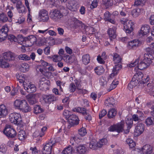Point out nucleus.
I'll return each mask as SVG.
<instances>
[{
	"mask_svg": "<svg viewBox=\"0 0 154 154\" xmlns=\"http://www.w3.org/2000/svg\"><path fill=\"white\" fill-rule=\"evenodd\" d=\"M117 111L114 108H112L108 112L107 116L109 118L111 119L115 116L116 114Z\"/></svg>",
	"mask_w": 154,
	"mask_h": 154,
	"instance_id": "c9c22d12",
	"label": "nucleus"
},
{
	"mask_svg": "<svg viewBox=\"0 0 154 154\" xmlns=\"http://www.w3.org/2000/svg\"><path fill=\"white\" fill-rule=\"evenodd\" d=\"M95 72L98 75H101L104 72V69L102 66H98L94 69Z\"/></svg>",
	"mask_w": 154,
	"mask_h": 154,
	"instance_id": "f704fd0d",
	"label": "nucleus"
},
{
	"mask_svg": "<svg viewBox=\"0 0 154 154\" xmlns=\"http://www.w3.org/2000/svg\"><path fill=\"white\" fill-rule=\"evenodd\" d=\"M79 133L81 136H85L87 134L86 128L82 127L79 130Z\"/></svg>",
	"mask_w": 154,
	"mask_h": 154,
	"instance_id": "09e8293b",
	"label": "nucleus"
},
{
	"mask_svg": "<svg viewBox=\"0 0 154 154\" xmlns=\"http://www.w3.org/2000/svg\"><path fill=\"white\" fill-rule=\"evenodd\" d=\"M50 47L47 46L44 49V51L45 54L48 55L50 54Z\"/></svg>",
	"mask_w": 154,
	"mask_h": 154,
	"instance_id": "69168bd1",
	"label": "nucleus"
},
{
	"mask_svg": "<svg viewBox=\"0 0 154 154\" xmlns=\"http://www.w3.org/2000/svg\"><path fill=\"white\" fill-rule=\"evenodd\" d=\"M153 57L149 53H145L144 55V59L141 60L138 64V67L139 69L142 70L147 68L152 63V60Z\"/></svg>",
	"mask_w": 154,
	"mask_h": 154,
	"instance_id": "20e7f679",
	"label": "nucleus"
},
{
	"mask_svg": "<svg viewBox=\"0 0 154 154\" xmlns=\"http://www.w3.org/2000/svg\"><path fill=\"white\" fill-rule=\"evenodd\" d=\"M25 132L24 131L21 130L18 133V137L19 140H23L24 139Z\"/></svg>",
	"mask_w": 154,
	"mask_h": 154,
	"instance_id": "79ce46f5",
	"label": "nucleus"
},
{
	"mask_svg": "<svg viewBox=\"0 0 154 154\" xmlns=\"http://www.w3.org/2000/svg\"><path fill=\"white\" fill-rule=\"evenodd\" d=\"M100 144H98V142L95 140H93L90 143L89 147L93 150L96 149L100 146Z\"/></svg>",
	"mask_w": 154,
	"mask_h": 154,
	"instance_id": "b1692460",
	"label": "nucleus"
},
{
	"mask_svg": "<svg viewBox=\"0 0 154 154\" xmlns=\"http://www.w3.org/2000/svg\"><path fill=\"white\" fill-rule=\"evenodd\" d=\"M16 78L19 82L21 83H24L25 81V78L23 75L19 74L16 75Z\"/></svg>",
	"mask_w": 154,
	"mask_h": 154,
	"instance_id": "de8ad7c7",
	"label": "nucleus"
},
{
	"mask_svg": "<svg viewBox=\"0 0 154 154\" xmlns=\"http://www.w3.org/2000/svg\"><path fill=\"white\" fill-rule=\"evenodd\" d=\"M18 92V89L17 88H14L11 92V95L12 96H14L17 94Z\"/></svg>",
	"mask_w": 154,
	"mask_h": 154,
	"instance_id": "774afa93",
	"label": "nucleus"
},
{
	"mask_svg": "<svg viewBox=\"0 0 154 154\" xmlns=\"http://www.w3.org/2000/svg\"><path fill=\"white\" fill-rule=\"evenodd\" d=\"M118 83L119 82L118 81H117L116 83H115V82L114 81L110 85L109 88L108 89V91H110L111 90L114 89L116 87Z\"/></svg>",
	"mask_w": 154,
	"mask_h": 154,
	"instance_id": "8fccbe9b",
	"label": "nucleus"
},
{
	"mask_svg": "<svg viewBox=\"0 0 154 154\" xmlns=\"http://www.w3.org/2000/svg\"><path fill=\"white\" fill-rule=\"evenodd\" d=\"M20 39L21 41L24 42L30 41L32 44H33L37 42L36 37L33 35H31L26 37H23L22 35H21L20 36Z\"/></svg>",
	"mask_w": 154,
	"mask_h": 154,
	"instance_id": "4468645a",
	"label": "nucleus"
},
{
	"mask_svg": "<svg viewBox=\"0 0 154 154\" xmlns=\"http://www.w3.org/2000/svg\"><path fill=\"white\" fill-rule=\"evenodd\" d=\"M150 28L148 25H144L141 27L140 32H139L140 35L141 34L143 36L145 35L148 33L149 31Z\"/></svg>",
	"mask_w": 154,
	"mask_h": 154,
	"instance_id": "aec40b11",
	"label": "nucleus"
},
{
	"mask_svg": "<svg viewBox=\"0 0 154 154\" xmlns=\"http://www.w3.org/2000/svg\"><path fill=\"white\" fill-rule=\"evenodd\" d=\"M69 4L70 6H69V9L72 11H75L77 8V2L75 0H71L69 2Z\"/></svg>",
	"mask_w": 154,
	"mask_h": 154,
	"instance_id": "5701e85b",
	"label": "nucleus"
},
{
	"mask_svg": "<svg viewBox=\"0 0 154 154\" xmlns=\"http://www.w3.org/2000/svg\"><path fill=\"white\" fill-rule=\"evenodd\" d=\"M74 150V149L72 147L70 146H69L63 150L62 153L63 154H71Z\"/></svg>",
	"mask_w": 154,
	"mask_h": 154,
	"instance_id": "72a5a7b5",
	"label": "nucleus"
},
{
	"mask_svg": "<svg viewBox=\"0 0 154 154\" xmlns=\"http://www.w3.org/2000/svg\"><path fill=\"white\" fill-rule=\"evenodd\" d=\"M103 4L106 6H111L116 3L117 0H102Z\"/></svg>",
	"mask_w": 154,
	"mask_h": 154,
	"instance_id": "c85d7f7f",
	"label": "nucleus"
},
{
	"mask_svg": "<svg viewBox=\"0 0 154 154\" xmlns=\"http://www.w3.org/2000/svg\"><path fill=\"white\" fill-rule=\"evenodd\" d=\"M142 151L143 154H150L153 151L152 147L149 145H144L143 147Z\"/></svg>",
	"mask_w": 154,
	"mask_h": 154,
	"instance_id": "a211bd4d",
	"label": "nucleus"
},
{
	"mask_svg": "<svg viewBox=\"0 0 154 154\" xmlns=\"http://www.w3.org/2000/svg\"><path fill=\"white\" fill-rule=\"evenodd\" d=\"M119 71L117 70V69L116 68H115L114 66L112 72L110 75L111 77L114 76L115 75H117L119 73Z\"/></svg>",
	"mask_w": 154,
	"mask_h": 154,
	"instance_id": "bf43d9fd",
	"label": "nucleus"
},
{
	"mask_svg": "<svg viewBox=\"0 0 154 154\" xmlns=\"http://www.w3.org/2000/svg\"><path fill=\"white\" fill-rule=\"evenodd\" d=\"M116 103V100L114 99V98L112 97L106 100L105 104L106 106L112 107Z\"/></svg>",
	"mask_w": 154,
	"mask_h": 154,
	"instance_id": "412c9836",
	"label": "nucleus"
},
{
	"mask_svg": "<svg viewBox=\"0 0 154 154\" xmlns=\"http://www.w3.org/2000/svg\"><path fill=\"white\" fill-rule=\"evenodd\" d=\"M97 1L98 0H94L93 1L90 6L91 9H93L97 7L98 4Z\"/></svg>",
	"mask_w": 154,
	"mask_h": 154,
	"instance_id": "4d7b16f0",
	"label": "nucleus"
},
{
	"mask_svg": "<svg viewBox=\"0 0 154 154\" xmlns=\"http://www.w3.org/2000/svg\"><path fill=\"white\" fill-rule=\"evenodd\" d=\"M100 83L101 86L103 87L106 86L107 82L105 77L103 76L101 77L100 79Z\"/></svg>",
	"mask_w": 154,
	"mask_h": 154,
	"instance_id": "49530a36",
	"label": "nucleus"
},
{
	"mask_svg": "<svg viewBox=\"0 0 154 154\" xmlns=\"http://www.w3.org/2000/svg\"><path fill=\"white\" fill-rule=\"evenodd\" d=\"M126 124L127 125V129L125 130L124 129L125 126V123L124 121H122L116 125H113L109 127V130L110 131H116L118 133L124 131V133L125 134H127L129 132V130L133 125V120L130 119V120L127 121Z\"/></svg>",
	"mask_w": 154,
	"mask_h": 154,
	"instance_id": "f257e3e1",
	"label": "nucleus"
},
{
	"mask_svg": "<svg viewBox=\"0 0 154 154\" xmlns=\"http://www.w3.org/2000/svg\"><path fill=\"white\" fill-rule=\"evenodd\" d=\"M8 29L7 27L3 26L0 29V42H2L7 38Z\"/></svg>",
	"mask_w": 154,
	"mask_h": 154,
	"instance_id": "f8f14e48",
	"label": "nucleus"
},
{
	"mask_svg": "<svg viewBox=\"0 0 154 154\" xmlns=\"http://www.w3.org/2000/svg\"><path fill=\"white\" fill-rule=\"evenodd\" d=\"M76 152L80 154H85L87 152V149L85 145H80L75 147Z\"/></svg>",
	"mask_w": 154,
	"mask_h": 154,
	"instance_id": "2eb2a0df",
	"label": "nucleus"
},
{
	"mask_svg": "<svg viewBox=\"0 0 154 154\" xmlns=\"http://www.w3.org/2000/svg\"><path fill=\"white\" fill-rule=\"evenodd\" d=\"M52 139H51L48 142L44 144L42 152L43 154H51L52 147L55 145Z\"/></svg>",
	"mask_w": 154,
	"mask_h": 154,
	"instance_id": "39448f33",
	"label": "nucleus"
},
{
	"mask_svg": "<svg viewBox=\"0 0 154 154\" xmlns=\"http://www.w3.org/2000/svg\"><path fill=\"white\" fill-rule=\"evenodd\" d=\"M79 119L75 115H70L68 119L69 125L68 128H70L72 126L77 125L79 123Z\"/></svg>",
	"mask_w": 154,
	"mask_h": 154,
	"instance_id": "0eeeda50",
	"label": "nucleus"
},
{
	"mask_svg": "<svg viewBox=\"0 0 154 154\" xmlns=\"http://www.w3.org/2000/svg\"><path fill=\"white\" fill-rule=\"evenodd\" d=\"M38 18L39 20L44 22H47L49 19L48 12L44 9L40 11L39 12Z\"/></svg>",
	"mask_w": 154,
	"mask_h": 154,
	"instance_id": "9b49d317",
	"label": "nucleus"
},
{
	"mask_svg": "<svg viewBox=\"0 0 154 154\" xmlns=\"http://www.w3.org/2000/svg\"><path fill=\"white\" fill-rule=\"evenodd\" d=\"M107 112L105 109H103L101 111L99 114V118L101 119L102 118L106 115Z\"/></svg>",
	"mask_w": 154,
	"mask_h": 154,
	"instance_id": "6e6d98bb",
	"label": "nucleus"
},
{
	"mask_svg": "<svg viewBox=\"0 0 154 154\" xmlns=\"http://www.w3.org/2000/svg\"><path fill=\"white\" fill-rule=\"evenodd\" d=\"M8 20V18L6 14L3 13L0 15V23H5Z\"/></svg>",
	"mask_w": 154,
	"mask_h": 154,
	"instance_id": "58836bf2",
	"label": "nucleus"
},
{
	"mask_svg": "<svg viewBox=\"0 0 154 154\" xmlns=\"http://www.w3.org/2000/svg\"><path fill=\"white\" fill-rule=\"evenodd\" d=\"M140 114L142 115L143 113L140 111L138 112L137 114H134L132 116V118L133 119V120H134L135 121H138L140 119V118L141 117V116L140 115Z\"/></svg>",
	"mask_w": 154,
	"mask_h": 154,
	"instance_id": "37998d69",
	"label": "nucleus"
},
{
	"mask_svg": "<svg viewBox=\"0 0 154 154\" xmlns=\"http://www.w3.org/2000/svg\"><path fill=\"white\" fill-rule=\"evenodd\" d=\"M147 90H149L148 91L149 93L151 95H152L154 97V85L151 83H148L147 85Z\"/></svg>",
	"mask_w": 154,
	"mask_h": 154,
	"instance_id": "473e14b6",
	"label": "nucleus"
},
{
	"mask_svg": "<svg viewBox=\"0 0 154 154\" xmlns=\"http://www.w3.org/2000/svg\"><path fill=\"white\" fill-rule=\"evenodd\" d=\"M43 100L47 103H50L52 102L57 101V97L53 94L44 95L43 96Z\"/></svg>",
	"mask_w": 154,
	"mask_h": 154,
	"instance_id": "ddd939ff",
	"label": "nucleus"
},
{
	"mask_svg": "<svg viewBox=\"0 0 154 154\" xmlns=\"http://www.w3.org/2000/svg\"><path fill=\"white\" fill-rule=\"evenodd\" d=\"M140 42L138 40H134L128 42L130 48L135 49L138 47Z\"/></svg>",
	"mask_w": 154,
	"mask_h": 154,
	"instance_id": "393cba45",
	"label": "nucleus"
},
{
	"mask_svg": "<svg viewBox=\"0 0 154 154\" xmlns=\"http://www.w3.org/2000/svg\"><path fill=\"white\" fill-rule=\"evenodd\" d=\"M13 53L10 52L4 53L3 56L0 57V67L2 68H6L9 67L8 62L14 59Z\"/></svg>",
	"mask_w": 154,
	"mask_h": 154,
	"instance_id": "7ed1b4c3",
	"label": "nucleus"
},
{
	"mask_svg": "<svg viewBox=\"0 0 154 154\" xmlns=\"http://www.w3.org/2000/svg\"><path fill=\"white\" fill-rule=\"evenodd\" d=\"M8 114L6 107L4 105H0V118L4 117Z\"/></svg>",
	"mask_w": 154,
	"mask_h": 154,
	"instance_id": "4be33fe9",
	"label": "nucleus"
},
{
	"mask_svg": "<svg viewBox=\"0 0 154 154\" xmlns=\"http://www.w3.org/2000/svg\"><path fill=\"white\" fill-rule=\"evenodd\" d=\"M124 24V27L126 33H130L133 30L134 24L131 21L127 20L126 21L122 22Z\"/></svg>",
	"mask_w": 154,
	"mask_h": 154,
	"instance_id": "1a4fd4ad",
	"label": "nucleus"
},
{
	"mask_svg": "<svg viewBox=\"0 0 154 154\" xmlns=\"http://www.w3.org/2000/svg\"><path fill=\"white\" fill-rule=\"evenodd\" d=\"M59 11L63 15V17L64 15H66L68 13V11L66 8L63 6H60Z\"/></svg>",
	"mask_w": 154,
	"mask_h": 154,
	"instance_id": "a18cd8bd",
	"label": "nucleus"
},
{
	"mask_svg": "<svg viewBox=\"0 0 154 154\" xmlns=\"http://www.w3.org/2000/svg\"><path fill=\"white\" fill-rule=\"evenodd\" d=\"M15 108L20 109L24 112H30L31 108L25 100H16L14 102Z\"/></svg>",
	"mask_w": 154,
	"mask_h": 154,
	"instance_id": "f03ea898",
	"label": "nucleus"
},
{
	"mask_svg": "<svg viewBox=\"0 0 154 154\" xmlns=\"http://www.w3.org/2000/svg\"><path fill=\"white\" fill-rule=\"evenodd\" d=\"M43 111V109L38 105L35 106L34 107V112L36 114L42 113Z\"/></svg>",
	"mask_w": 154,
	"mask_h": 154,
	"instance_id": "a19ab883",
	"label": "nucleus"
},
{
	"mask_svg": "<svg viewBox=\"0 0 154 154\" xmlns=\"http://www.w3.org/2000/svg\"><path fill=\"white\" fill-rule=\"evenodd\" d=\"M24 87L25 89L30 93H34L36 90V88L34 85L29 84L27 87L24 86Z\"/></svg>",
	"mask_w": 154,
	"mask_h": 154,
	"instance_id": "a878e982",
	"label": "nucleus"
},
{
	"mask_svg": "<svg viewBox=\"0 0 154 154\" xmlns=\"http://www.w3.org/2000/svg\"><path fill=\"white\" fill-rule=\"evenodd\" d=\"M119 71L117 70V69L116 68H115L114 66L112 72L110 75L111 77L114 76L115 75H117L119 73Z\"/></svg>",
	"mask_w": 154,
	"mask_h": 154,
	"instance_id": "052dcab7",
	"label": "nucleus"
},
{
	"mask_svg": "<svg viewBox=\"0 0 154 154\" xmlns=\"http://www.w3.org/2000/svg\"><path fill=\"white\" fill-rule=\"evenodd\" d=\"M70 20L72 22V24L75 29H81V27L82 28V26L84 25V24L82 23L81 21H79L74 17L71 18Z\"/></svg>",
	"mask_w": 154,
	"mask_h": 154,
	"instance_id": "dca6fc26",
	"label": "nucleus"
},
{
	"mask_svg": "<svg viewBox=\"0 0 154 154\" xmlns=\"http://www.w3.org/2000/svg\"><path fill=\"white\" fill-rule=\"evenodd\" d=\"M143 74L140 72L136 73L134 75L133 77L138 81H141L143 77Z\"/></svg>",
	"mask_w": 154,
	"mask_h": 154,
	"instance_id": "c03bdc74",
	"label": "nucleus"
},
{
	"mask_svg": "<svg viewBox=\"0 0 154 154\" xmlns=\"http://www.w3.org/2000/svg\"><path fill=\"white\" fill-rule=\"evenodd\" d=\"M104 20L105 21H108L111 18V14L109 11L106 12L104 15Z\"/></svg>",
	"mask_w": 154,
	"mask_h": 154,
	"instance_id": "864d4df0",
	"label": "nucleus"
},
{
	"mask_svg": "<svg viewBox=\"0 0 154 154\" xmlns=\"http://www.w3.org/2000/svg\"><path fill=\"white\" fill-rule=\"evenodd\" d=\"M30 150L31 151L32 154H38V151L37 150L36 147H35L34 148L31 147Z\"/></svg>",
	"mask_w": 154,
	"mask_h": 154,
	"instance_id": "338daca9",
	"label": "nucleus"
},
{
	"mask_svg": "<svg viewBox=\"0 0 154 154\" xmlns=\"http://www.w3.org/2000/svg\"><path fill=\"white\" fill-rule=\"evenodd\" d=\"M113 59L115 63H119L121 62V58L116 53H114L113 55Z\"/></svg>",
	"mask_w": 154,
	"mask_h": 154,
	"instance_id": "4c0bfd02",
	"label": "nucleus"
},
{
	"mask_svg": "<svg viewBox=\"0 0 154 154\" xmlns=\"http://www.w3.org/2000/svg\"><path fill=\"white\" fill-rule=\"evenodd\" d=\"M90 55L88 54H85L83 55L82 57V62L83 63L86 65L89 63L90 61Z\"/></svg>",
	"mask_w": 154,
	"mask_h": 154,
	"instance_id": "7c9ffc66",
	"label": "nucleus"
},
{
	"mask_svg": "<svg viewBox=\"0 0 154 154\" xmlns=\"http://www.w3.org/2000/svg\"><path fill=\"white\" fill-rule=\"evenodd\" d=\"M3 132L7 137L11 138H14L17 134L15 129L10 125H7L5 126Z\"/></svg>",
	"mask_w": 154,
	"mask_h": 154,
	"instance_id": "423d86ee",
	"label": "nucleus"
},
{
	"mask_svg": "<svg viewBox=\"0 0 154 154\" xmlns=\"http://www.w3.org/2000/svg\"><path fill=\"white\" fill-rule=\"evenodd\" d=\"M35 95L31 94L28 95L27 97V98L29 103L33 105L37 103V100L35 98Z\"/></svg>",
	"mask_w": 154,
	"mask_h": 154,
	"instance_id": "bb28decb",
	"label": "nucleus"
},
{
	"mask_svg": "<svg viewBox=\"0 0 154 154\" xmlns=\"http://www.w3.org/2000/svg\"><path fill=\"white\" fill-rule=\"evenodd\" d=\"M146 1V0H135L134 5H140L141 3H143Z\"/></svg>",
	"mask_w": 154,
	"mask_h": 154,
	"instance_id": "0e129e2a",
	"label": "nucleus"
},
{
	"mask_svg": "<svg viewBox=\"0 0 154 154\" xmlns=\"http://www.w3.org/2000/svg\"><path fill=\"white\" fill-rule=\"evenodd\" d=\"M107 142V140L106 139H101L99 142H98V144H100V146H99V148L102 147V146L105 144Z\"/></svg>",
	"mask_w": 154,
	"mask_h": 154,
	"instance_id": "5fc2aeb1",
	"label": "nucleus"
},
{
	"mask_svg": "<svg viewBox=\"0 0 154 154\" xmlns=\"http://www.w3.org/2000/svg\"><path fill=\"white\" fill-rule=\"evenodd\" d=\"M64 59L67 63H71L73 62L75 60V56L74 55L69 56L66 55L63 56Z\"/></svg>",
	"mask_w": 154,
	"mask_h": 154,
	"instance_id": "cd10ccee",
	"label": "nucleus"
},
{
	"mask_svg": "<svg viewBox=\"0 0 154 154\" xmlns=\"http://www.w3.org/2000/svg\"><path fill=\"white\" fill-rule=\"evenodd\" d=\"M84 31L87 34H91L93 33V28L92 27L85 26L84 24L82 26Z\"/></svg>",
	"mask_w": 154,
	"mask_h": 154,
	"instance_id": "c756f323",
	"label": "nucleus"
},
{
	"mask_svg": "<svg viewBox=\"0 0 154 154\" xmlns=\"http://www.w3.org/2000/svg\"><path fill=\"white\" fill-rule=\"evenodd\" d=\"M56 84L57 86H59L60 90L63 91L62 88L64 86L63 83L60 81H57L56 82Z\"/></svg>",
	"mask_w": 154,
	"mask_h": 154,
	"instance_id": "13d9d810",
	"label": "nucleus"
},
{
	"mask_svg": "<svg viewBox=\"0 0 154 154\" xmlns=\"http://www.w3.org/2000/svg\"><path fill=\"white\" fill-rule=\"evenodd\" d=\"M40 62L42 65L44 67V69H47V67L48 66L49 63H48L43 60H41Z\"/></svg>",
	"mask_w": 154,
	"mask_h": 154,
	"instance_id": "e2e57ef3",
	"label": "nucleus"
},
{
	"mask_svg": "<svg viewBox=\"0 0 154 154\" xmlns=\"http://www.w3.org/2000/svg\"><path fill=\"white\" fill-rule=\"evenodd\" d=\"M149 77L148 76H144L142 80L140 81V84H145L149 81Z\"/></svg>",
	"mask_w": 154,
	"mask_h": 154,
	"instance_id": "603ef678",
	"label": "nucleus"
},
{
	"mask_svg": "<svg viewBox=\"0 0 154 154\" xmlns=\"http://www.w3.org/2000/svg\"><path fill=\"white\" fill-rule=\"evenodd\" d=\"M144 130V125L142 123H139L136 126L135 132L137 134V135L139 136L143 133Z\"/></svg>",
	"mask_w": 154,
	"mask_h": 154,
	"instance_id": "f3484780",
	"label": "nucleus"
},
{
	"mask_svg": "<svg viewBox=\"0 0 154 154\" xmlns=\"http://www.w3.org/2000/svg\"><path fill=\"white\" fill-rule=\"evenodd\" d=\"M154 119L151 117H149L147 118L145 121V123L148 126L154 124Z\"/></svg>",
	"mask_w": 154,
	"mask_h": 154,
	"instance_id": "ea45409f",
	"label": "nucleus"
},
{
	"mask_svg": "<svg viewBox=\"0 0 154 154\" xmlns=\"http://www.w3.org/2000/svg\"><path fill=\"white\" fill-rule=\"evenodd\" d=\"M140 12L139 8H135L132 10L131 12V14L134 17H137L138 16Z\"/></svg>",
	"mask_w": 154,
	"mask_h": 154,
	"instance_id": "e433bc0d",
	"label": "nucleus"
},
{
	"mask_svg": "<svg viewBox=\"0 0 154 154\" xmlns=\"http://www.w3.org/2000/svg\"><path fill=\"white\" fill-rule=\"evenodd\" d=\"M49 15L51 19L55 20H57L63 17L62 14L61 13L59 10L57 9H55L51 11Z\"/></svg>",
	"mask_w": 154,
	"mask_h": 154,
	"instance_id": "9d476101",
	"label": "nucleus"
},
{
	"mask_svg": "<svg viewBox=\"0 0 154 154\" xmlns=\"http://www.w3.org/2000/svg\"><path fill=\"white\" fill-rule=\"evenodd\" d=\"M9 119L11 123L14 124L20 125L22 121L21 116L18 113L12 114L10 116Z\"/></svg>",
	"mask_w": 154,
	"mask_h": 154,
	"instance_id": "6e6552de",
	"label": "nucleus"
},
{
	"mask_svg": "<svg viewBox=\"0 0 154 154\" xmlns=\"http://www.w3.org/2000/svg\"><path fill=\"white\" fill-rule=\"evenodd\" d=\"M7 37H8V39L11 42H16L17 40V38L14 35L12 34L8 35Z\"/></svg>",
	"mask_w": 154,
	"mask_h": 154,
	"instance_id": "3c124183",
	"label": "nucleus"
},
{
	"mask_svg": "<svg viewBox=\"0 0 154 154\" xmlns=\"http://www.w3.org/2000/svg\"><path fill=\"white\" fill-rule=\"evenodd\" d=\"M19 69L21 72H25L29 70V66L28 64L27 63H22L20 66Z\"/></svg>",
	"mask_w": 154,
	"mask_h": 154,
	"instance_id": "2f4dec72",
	"label": "nucleus"
},
{
	"mask_svg": "<svg viewBox=\"0 0 154 154\" xmlns=\"http://www.w3.org/2000/svg\"><path fill=\"white\" fill-rule=\"evenodd\" d=\"M107 33L109 34V39L112 41L116 37V30L112 28H109L107 31Z\"/></svg>",
	"mask_w": 154,
	"mask_h": 154,
	"instance_id": "6ab92c4d",
	"label": "nucleus"
},
{
	"mask_svg": "<svg viewBox=\"0 0 154 154\" xmlns=\"http://www.w3.org/2000/svg\"><path fill=\"white\" fill-rule=\"evenodd\" d=\"M139 60V59H137L134 62H132L130 64L128 65V66L130 67H131L134 66L138 64Z\"/></svg>",
	"mask_w": 154,
	"mask_h": 154,
	"instance_id": "680f3d73",
	"label": "nucleus"
}]
</instances>
